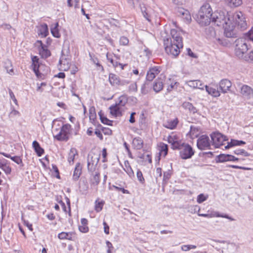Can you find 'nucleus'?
I'll list each match as a JSON object with an SVG mask.
<instances>
[{"mask_svg":"<svg viewBox=\"0 0 253 253\" xmlns=\"http://www.w3.org/2000/svg\"><path fill=\"white\" fill-rule=\"evenodd\" d=\"M180 33L175 29H171L170 35L173 41L170 38L164 40L165 51L167 54L175 57L180 53V48L183 47L182 38Z\"/></svg>","mask_w":253,"mask_h":253,"instance_id":"nucleus-1","label":"nucleus"},{"mask_svg":"<svg viewBox=\"0 0 253 253\" xmlns=\"http://www.w3.org/2000/svg\"><path fill=\"white\" fill-rule=\"evenodd\" d=\"M211 21L214 23L217 26H223L224 29V35L229 38L238 37L233 26L230 25L231 20L229 17H226L225 12L222 11H216L213 13Z\"/></svg>","mask_w":253,"mask_h":253,"instance_id":"nucleus-2","label":"nucleus"},{"mask_svg":"<svg viewBox=\"0 0 253 253\" xmlns=\"http://www.w3.org/2000/svg\"><path fill=\"white\" fill-rule=\"evenodd\" d=\"M253 42V28H252L248 32L243 34L242 37L237 39L235 43V54L239 58L244 57V55L248 50L246 41Z\"/></svg>","mask_w":253,"mask_h":253,"instance_id":"nucleus-3","label":"nucleus"},{"mask_svg":"<svg viewBox=\"0 0 253 253\" xmlns=\"http://www.w3.org/2000/svg\"><path fill=\"white\" fill-rule=\"evenodd\" d=\"M213 13L210 5L209 3H206L201 7L196 15V20L201 26H207L211 22Z\"/></svg>","mask_w":253,"mask_h":253,"instance_id":"nucleus-4","label":"nucleus"},{"mask_svg":"<svg viewBox=\"0 0 253 253\" xmlns=\"http://www.w3.org/2000/svg\"><path fill=\"white\" fill-rule=\"evenodd\" d=\"M232 19L235 25H233L231 23L230 25H232L233 26L235 32V28H237L241 31H243L247 28V24L246 23L245 18L241 11H237L235 12L233 15Z\"/></svg>","mask_w":253,"mask_h":253,"instance_id":"nucleus-5","label":"nucleus"},{"mask_svg":"<svg viewBox=\"0 0 253 253\" xmlns=\"http://www.w3.org/2000/svg\"><path fill=\"white\" fill-rule=\"evenodd\" d=\"M71 130V126L69 124L63 125L60 131L54 136V138L58 141H67L69 139V134Z\"/></svg>","mask_w":253,"mask_h":253,"instance_id":"nucleus-6","label":"nucleus"},{"mask_svg":"<svg viewBox=\"0 0 253 253\" xmlns=\"http://www.w3.org/2000/svg\"><path fill=\"white\" fill-rule=\"evenodd\" d=\"M212 145L218 148L223 145V142L227 140L226 136L218 132H212L211 134Z\"/></svg>","mask_w":253,"mask_h":253,"instance_id":"nucleus-7","label":"nucleus"},{"mask_svg":"<svg viewBox=\"0 0 253 253\" xmlns=\"http://www.w3.org/2000/svg\"><path fill=\"white\" fill-rule=\"evenodd\" d=\"M194 153L193 148L189 144L184 143L180 150L179 156L182 159L187 160L191 158Z\"/></svg>","mask_w":253,"mask_h":253,"instance_id":"nucleus-8","label":"nucleus"},{"mask_svg":"<svg viewBox=\"0 0 253 253\" xmlns=\"http://www.w3.org/2000/svg\"><path fill=\"white\" fill-rule=\"evenodd\" d=\"M197 146L200 150H205L211 149L210 140L209 136L207 135H201L197 141Z\"/></svg>","mask_w":253,"mask_h":253,"instance_id":"nucleus-9","label":"nucleus"},{"mask_svg":"<svg viewBox=\"0 0 253 253\" xmlns=\"http://www.w3.org/2000/svg\"><path fill=\"white\" fill-rule=\"evenodd\" d=\"M160 68L158 66L149 68L147 73L146 80L149 82L152 81L156 75L160 73Z\"/></svg>","mask_w":253,"mask_h":253,"instance_id":"nucleus-10","label":"nucleus"},{"mask_svg":"<svg viewBox=\"0 0 253 253\" xmlns=\"http://www.w3.org/2000/svg\"><path fill=\"white\" fill-rule=\"evenodd\" d=\"M232 86L231 82L228 79H222L219 83V88L223 93H227L230 91Z\"/></svg>","mask_w":253,"mask_h":253,"instance_id":"nucleus-11","label":"nucleus"},{"mask_svg":"<svg viewBox=\"0 0 253 253\" xmlns=\"http://www.w3.org/2000/svg\"><path fill=\"white\" fill-rule=\"evenodd\" d=\"M240 93L246 98L250 99L253 96V89L250 86L243 84L240 88Z\"/></svg>","mask_w":253,"mask_h":253,"instance_id":"nucleus-12","label":"nucleus"},{"mask_svg":"<svg viewBox=\"0 0 253 253\" xmlns=\"http://www.w3.org/2000/svg\"><path fill=\"white\" fill-rule=\"evenodd\" d=\"M93 157L90 158V160L89 159L87 160V169L89 172H93L96 168V166L97 165L99 161V157L94 158L93 160Z\"/></svg>","mask_w":253,"mask_h":253,"instance_id":"nucleus-13","label":"nucleus"},{"mask_svg":"<svg viewBox=\"0 0 253 253\" xmlns=\"http://www.w3.org/2000/svg\"><path fill=\"white\" fill-rule=\"evenodd\" d=\"M164 87L163 79L161 78L157 79L153 83V89L156 92H159Z\"/></svg>","mask_w":253,"mask_h":253,"instance_id":"nucleus-14","label":"nucleus"},{"mask_svg":"<svg viewBox=\"0 0 253 253\" xmlns=\"http://www.w3.org/2000/svg\"><path fill=\"white\" fill-rule=\"evenodd\" d=\"M0 154L6 158H10L12 161L14 162L17 164L20 165L21 167L24 166V164L22 162V160L21 157L17 156H11L10 154L4 152H0Z\"/></svg>","mask_w":253,"mask_h":253,"instance_id":"nucleus-15","label":"nucleus"},{"mask_svg":"<svg viewBox=\"0 0 253 253\" xmlns=\"http://www.w3.org/2000/svg\"><path fill=\"white\" fill-rule=\"evenodd\" d=\"M48 28L46 24L43 23L38 28V34L41 38H45L48 35Z\"/></svg>","mask_w":253,"mask_h":253,"instance_id":"nucleus-16","label":"nucleus"},{"mask_svg":"<svg viewBox=\"0 0 253 253\" xmlns=\"http://www.w3.org/2000/svg\"><path fill=\"white\" fill-rule=\"evenodd\" d=\"M110 113L115 117L122 116V109L117 105H112L109 107Z\"/></svg>","mask_w":253,"mask_h":253,"instance_id":"nucleus-17","label":"nucleus"},{"mask_svg":"<svg viewBox=\"0 0 253 253\" xmlns=\"http://www.w3.org/2000/svg\"><path fill=\"white\" fill-rule=\"evenodd\" d=\"M59 63L60 65H63V70L64 71L68 70L70 68L69 59L65 56L63 53V51H62V56L60 58Z\"/></svg>","mask_w":253,"mask_h":253,"instance_id":"nucleus-18","label":"nucleus"},{"mask_svg":"<svg viewBox=\"0 0 253 253\" xmlns=\"http://www.w3.org/2000/svg\"><path fill=\"white\" fill-rule=\"evenodd\" d=\"M132 145L134 149L140 150L143 146V140L140 137H136L133 139Z\"/></svg>","mask_w":253,"mask_h":253,"instance_id":"nucleus-19","label":"nucleus"},{"mask_svg":"<svg viewBox=\"0 0 253 253\" xmlns=\"http://www.w3.org/2000/svg\"><path fill=\"white\" fill-rule=\"evenodd\" d=\"M158 146L159 147V156L158 160L160 159V156L163 155V157H165L168 153L169 147L168 145L163 142H160Z\"/></svg>","mask_w":253,"mask_h":253,"instance_id":"nucleus-20","label":"nucleus"},{"mask_svg":"<svg viewBox=\"0 0 253 253\" xmlns=\"http://www.w3.org/2000/svg\"><path fill=\"white\" fill-rule=\"evenodd\" d=\"M82 167L80 163H77L76 165L75 169L73 172V179L76 181L80 178L82 174Z\"/></svg>","mask_w":253,"mask_h":253,"instance_id":"nucleus-21","label":"nucleus"},{"mask_svg":"<svg viewBox=\"0 0 253 253\" xmlns=\"http://www.w3.org/2000/svg\"><path fill=\"white\" fill-rule=\"evenodd\" d=\"M32 146L35 152L39 157L42 156L44 154V149L41 147L39 143L37 141H34L32 143Z\"/></svg>","mask_w":253,"mask_h":253,"instance_id":"nucleus-22","label":"nucleus"},{"mask_svg":"<svg viewBox=\"0 0 253 253\" xmlns=\"http://www.w3.org/2000/svg\"><path fill=\"white\" fill-rule=\"evenodd\" d=\"M177 14L179 16H182L187 21L191 19V16L188 10L182 7H178L177 10Z\"/></svg>","mask_w":253,"mask_h":253,"instance_id":"nucleus-23","label":"nucleus"},{"mask_svg":"<svg viewBox=\"0 0 253 253\" xmlns=\"http://www.w3.org/2000/svg\"><path fill=\"white\" fill-rule=\"evenodd\" d=\"M187 84L191 87L204 89V85L200 80H190L187 82Z\"/></svg>","mask_w":253,"mask_h":253,"instance_id":"nucleus-24","label":"nucleus"},{"mask_svg":"<svg viewBox=\"0 0 253 253\" xmlns=\"http://www.w3.org/2000/svg\"><path fill=\"white\" fill-rule=\"evenodd\" d=\"M74 232H62L60 233L58 235V237L59 239L61 240H64V239H67L70 241H74V239L73 237V235H74Z\"/></svg>","mask_w":253,"mask_h":253,"instance_id":"nucleus-25","label":"nucleus"},{"mask_svg":"<svg viewBox=\"0 0 253 253\" xmlns=\"http://www.w3.org/2000/svg\"><path fill=\"white\" fill-rule=\"evenodd\" d=\"M92 176L90 179V183L91 185L97 186L100 182V173L98 171H96L95 173L91 172Z\"/></svg>","mask_w":253,"mask_h":253,"instance_id":"nucleus-26","label":"nucleus"},{"mask_svg":"<svg viewBox=\"0 0 253 253\" xmlns=\"http://www.w3.org/2000/svg\"><path fill=\"white\" fill-rule=\"evenodd\" d=\"M39 51L40 55L42 58H47L51 55V52L48 49L46 45L39 48Z\"/></svg>","mask_w":253,"mask_h":253,"instance_id":"nucleus-27","label":"nucleus"},{"mask_svg":"<svg viewBox=\"0 0 253 253\" xmlns=\"http://www.w3.org/2000/svg\"><path fill=\"white\" fill-rule=\"evenodd\" d=\"M120 78L116 74L110 73L109 75V81L113 86L118 85L120 82Z\"/></svg>","mask_w":253,"mask_h":253,"instance_id":"nucleus-28","label":"nucleus"},{"mask_svg":"<svg viewBox=\"0 0 253 253\" xmlns=\"http://www.w3.org/2000/svg\"><path fill=\"white\" fill-rule=\"evenodd\" d=\"M206 91L208 93L213 97H216L220 96V91L217 89L213 88L211 86L205 85V86Z\"/></svg>","mask_w":253,"mask_h":253,"instance_id":"nucleus-29","label":"nucleus"},{"mask_svg":"<svg viewBox=\"0 0 253 253\" xmlns=\"http://www.w3.org/2000/svg\"><path fill=\"white\" fill-rule=\"evenodd\" d=\"M245 144L246 142L243 140L231 139L230 142H228L227 145L225 146V148L227 149L233 146H241Z\"/></svg>","mask_w":253,"mask_h":253,"instance_id":"nucleus-30","label":"nucleus"},{"mask_svg":"<svg viewBox=\"0 0 253 253\" xmlns=\"http://www.w3.org/2000/svg\"><path fill=\"white\" fill-rule=\"evenodd\" d=\"M201 131V129L200 127L191 126H190V130L189 133L191 137H197L199 135Z\"/></svg>","mask_w":253,"mask_h":253,"instance_id":"nucleus-31","label":"nucleus"},{"mask_svg":"<svg viewBox=\"0 0 253 253\" xmlns=\"http://www.w3.org/2000/svg\"><path fill=\"white\" fill-rule=\"evenodd\" d=\"M182 106L186 110H188L190 113L195 114L197 112V109L194 107L192 103L189 102H184L183 103Z\"/></svg>","mask_w":253,"mask_h":253,"instance_id":"nucleus-32","label":"nucleus"},{"mask_svg":"<svg viewBox=\"0 0 253 253\" xmlns=\"http://www.w3.org/2000/svg\"><path fill=\"white\" fill-rule=\"evenodd\" d=\"M205 33L207 38L209 39H214L215 40L216 38V33L214 29L212 27H209L208 28H206L205 29Z\"/></svg>","mask_w":253,"mask_h":253,"instance_id":"nucleus-33","label":"nucleus"},{"mask_svg":"<svg viewBox=\"0 0 253 253\" xmlns=\"http://www.w3.org/2000/svg\"><path fill=\"white\" fill-rule=\"evenodd\" d=\"M128 98L126 95H123L120 96L118 98V102L116 103V105L119 106L122 108V107L125 106L127 103Z\"/></svg>","mask_w":253,"mask_h":253,"instance_id":"nucleus-34","label":"nucleus"},{"mask_svg":"<svg viewBox=\"0 0 253 253\" xmlns=\"http://www.w3.org/2000/svg\"><path fill=\"white\" fill-rule=\"evenodd\" d=\"M59 24L56 22L54 25H52L50 28L51 33L53 37L58 38L60 37V34L58 30Z\"/></svg>","mask_w":253,"mask_h":253,"instance_id":"nucleus-35","label":"nucleus"},{"mask_svg":"<svg viewBox=\"0 0 253 253\" xmlns=\"http://www.w3.org/2000/svg\"><path fill=\"white\" fill-rule=\"evenodd\" d=\"M178 123V121L177 120V119H175L173 120L168 121L166 124L164 125V126L166 128L173 129L176 127Z\"/></svg>","mask_w":253,"mask_h":253,"instance_id":"nucleus-36","label":"nucleus"},{"mask_svg":"<svg viewBox=\"0 0 253 253\" xmlns=\"http://www.w3.org/2000/svg\"><path fill=\"white\" fill-rule=\"evenodd\" d=\"M228 156V154H220L216 156L215 161L216 163L227 162L229 160Z\"/></svg>","mask_w":253,"mask_h":253,"instance_id":"nucleus-37","label":"nucleus"},{"mask_svg":"<svg viewBox=\"0 0 253 253\" xmlns=\"http://www.w3.org/2000/svg\"><path fill=\"white\" fill-rule=\"evenodd\" d=\"M230 7H236L242 3V0H225Z\"/></svg>","mask_w":253,"mask_h":253,"instance_id":"nucleus-38","label":"nucleus"},{"mask_svg":"<svg viewBox=\"0 0 253 253\" xmlns=\"http://www.w3.org/2000/svg\"><path fill=\"white\" fill-rule=\"evenodd\" d=\"M78 154L76 148H72L70 150V153L69 154V156L68 158V161L70 164L72 162V164L74 162L75 157L76 155Z\"/></svg>","mask_w":253,"mask_h":253,"instance_id":"nucleus-39","label":"nucleus"},{"mask_svg":"<svg viewBox=\"0 0 253 253\" xmlns=\"http://www.w3.org/2000/svg\"><path fill=\"white\" fill-rule=\"evenodd\" d=\"M31 66L32 67V69L34 73H35L36 76L38 78H42L43 76L42 74L39 71V68L40 67V65L39 63H32Z\"/></svg>","mask_w":253,"mask_h":253,"instance_id":"nucleus-40","label":"nucleus"},{"mask_svg":"<svg viewBox=\"0 0 253 253\" xmlns=\"http://www.w3.org/2000/svg\"><path fill=\"white\" fill-rule=\"evenodd\" d=\"M90 60L96 65V67L101 69V71L104 70L103 67L99 63L98 59L93 54L89 53Z\"/></svg>","mask_w":253,"mask_h":253,"instance_id":"nucleus-41","label":"nucleus"},{"mask_svg":"<svg viewBox=\"0 0 253 253\" xmlns=\"http://www.w3.org/2000/svg\"><path fill=\"white\" fill-rule=\"evenodd\" d=\"M151 88V85L149 81L147 80L142 84L141 88V92L143 94H146L148 93L149 89Z\"/></svg>","mask_w":253,"mask_h":253,"instance_id":"nucleus-42","label":"nucleus"},{"mask_svg":"<svg viewBox=\"0 0 253 253\" xmlns=\"http://www.w3.org/2000/svg\"><path fill=\"white\" fill-rule=\"evenodd\" d=\"M214 42L217 44H219L221 45L224 46H227L230 43L228 40H227L223 38H215V40L214 41Z\"/></svg>","mask_w":253,"mask_h":253,"instance_id":"nucleus-43","label":"nucleus"},{"mask_svg":"<svg viewBox=\"0 0 253 253\" xmlns=\"http://www.w3.org/2000/svg\"><path fill=\"white\" fill-rule=\"evenodd\" d=\"M125 166L126 167V168L124 169L125 171L129 175V176H133L134 172L128 161L126 160L125 161Z\"/></svg>","mask_w":253,"mask_h":253,"instance_id":"nucleus-44","label":"nucleus"},{"mask_svg":"<svg viewBox=\"0 0 253 253\" xmlns=\"http://www.w3.org/2000/svg\"><path fill=\"white\" fill-rule=\"evenodd\" d=\"M171 145V148L173 150H180L184 143H182L181 140L176 141V142H172L169 143Z\"/></svg>","mask_w":253,"mask_h":253,"instance_id":"nucleus-45","label":"nucleus"},{"mask_svg":"<svg viewBox=\"0 0 253 253\" xmlns=\"http://www.w3.org/2000/svg\"><path fill=\"white\" fill-rule=\"evenodd\" d=\"M179 140H181L180 137L177 135L173 133L169 135L167 137V141L169 143H171L173 141L176 142V141H179Z\"/></svg>","mask_w":253,"mask_h":253,"instance_id":"nucleus-46","label":"nucleus"},{"mask_svg":"<svg viewBox=\"0 0 253 253\" xmlns=\"http://www.w3.org/2000/svg\"><path fill=\"white\" fill-rule=\"evenodd\" d=\"M242 58L249 62H253V50L250 52L247 55H244Z\"/></svg>","mask_w":253,"mask_h":253,"instance_id":"nucleus-47","label":"nucleus"},{"mask_svg":"<svg viewBox=\"0 0 253 253\" xmlns=\"http://www.w3.org/2000/svg\"><path fill=\"white\" fill-rule=\"evenodd\" d=\"M89 119L94 120L96 118V112L95 107L92 106L89 108Z\"/></svg>","mask_w":253,"mask_h":253,"instance_id":"nucleus-48","label":"nucleus"},{"mask_svg":"<svg viewBox=\"0 0 253 253\" xmlns=\"http://www.w3.org/2000/svg\"><path fill=\"white\" fill-rule=\"evenodd\" d=\"M104 204V202H103V201L97 202V201H96L95 205V211L97 212L100 211L102 210Z\"/></svg>","mask_w":253,"mask_h":253,"instance_id":"nucleus-49","label":"nucleus"},{"mask_svg":"<svg viewBox=\"0 0 253 253\" xmlns=\"http://www.w3.org/2000/svg\"><path fill=\"white\" fill-rule=\"evenodd\" d=\"M98 115L100 117V121L102 123L106 125L108 122H110V120H109L107 118L104 116L103 114L102 111H100L98 113Z\"/></svg>","mask_w":253,"mask_h":253,"instance_id":"nucleus-50","label":"nucleus"},{"mask_svg":"<svg viewBox=\"0 0 253 253\" xmlns=\"http://www.w3.org/2000/svg\"><path fill=\"white\" fill-rule=\"evenodd\" d=\"M234 153L235 154H236V155H244V156H246V157H248V156H250V154L247 152V151H246L244 149H237V150H236L234 151Z\"/></svg>","mask_w":253,"mask_h":253,"instance_id":"nucleus-51","label":"nucleus"},{"mask_svg":"<svg viewBox=\"0 0 253 253\" xmlns=\"http://www.w3.org/2000/svg\"><path fill=\"white\" fill-rule=\"evenodd\" d=\"M106 58L107 60L109 61L114 67L116 68L118 66L119 62L118 61H115L112 57H110L108 53L106 54Z\"/></svg>","mask_w":253,"mask_h":253,"instance_id":"nucleus-52","label":"nucleus"},{"mask_svg":"<svg viewBox=\"0 0 253 253\" xmlns=\"http://www.w3.org/2000/svg\"><path fill=\"white\" fill-rule=\"evenodd\" d=\"M129 42V40L125 36H122L120 39V43L122 45H126Z\"/></svg>","mask_w":253,"mask_h":253,"instance_id":"nucleus-53","label":"nucleus"},{"mask_svg":"<svg viewBox=\"0 0 253 253\" xmlns=\"http://www.w3.org/2000/svg\"><path fill=\"white\" fill-rule=\"evenodd\" d=\"M208 196H205L204 194H200L197 197V201L198 203H202L207 200Z\"/></svg>","mask_w":253,"mask_h":253,"instance_id":"nucleus-54","label":"nucleus"},{"mask_svg":"<svg viewBox=\"0 0 253 253\" xmlns=\"http://www.w3.org/2000/svg\"><path fill=\"white\" fill-rule=\"evenodd\" d=\"M136 175L139 182L141 183H143L145 181V179L143 176L142 173L140 169L137 170Z\"/></svg>","mask_w":253,"mask_h":253,"instance_id":"nucleus-55","label":"nucleus"},{"mask_svg":"<svg viewBox=\"0 0 253 253\" xmlns=\"http://www.w3.org/2000/svg\"><path fill=\"white\" fill-rule=\"evenodd\" d=\"M6 174H9L11 172V168L7 165H4L3 164V166L1 168Z\"/></svg>","mask_w":253,"mask_h":253,"instance_id":"nucleus-56","label":"nucleus"},{"mask_svg":"<svg viewBox=\"0 0 253 253\" xmlns=\"http://www.w3.org/2000/svg\"><path fill=\"white\" fill-rule=\"evenodd\" d=\"M52 170L56 174V175L55 176L56 177L58 178V179H60V174H59V170L58 169L57 167L55 165L52 164Z\"/></svg>","mask_w":253,"mask_h":253,"instance_id":"nucleus-57","label":"nucleus"},{"mask_svg":"<svg viewBox=\"0 0 253 253\" xmlns=\"http://www.w3.org/2000/svg\"><path fill=\"white\" fill-rule=\"evenodd\" d=\"M106 246L108 248L107 253H112V249L114 248L112 243L109 241L106 242Z\"/></svg>","mask_w":253,"mask_h":253,"instance_id":"nucleus-58","label":"nucleus"},{"mask_svg":"<svg viewBox=\"0 0 253 253\" xmlns=\"http://www.w3.org/2000/svg\"><path fill=\"white\" fill-rule=\"evenodd\" d=\"M79 230L82 233H86L88 231V227L87 226L80 225L79 226Z\"/></svg>","mask_w":253,"mask_h":253,"instance_id":"nucleus-59","label":"nucleus"},{"mask_svg":"<svg viewBox=\"0 0 253 253\" xmlns=\"http://www.w3.org/2000/svg\"><path fill=\"white\" fill-rule=\"evenodd\" d=\"M113 187L114 188V189L117 191H122L124 194H127L129 193L128 191L127 190L125 189L124 188L122 187H119L117 186L113 185Z\"/></svg>","mask_w":253,"mask_h":253,"instance_id":"nucleus-60","label":"nucleus"},{"mask_svg":"<svg viewBox=\"0 0 253 253\" xmlns=\"http://www.w3.org/2000/svg\"><path fill=\"white\" fill-rule=\"evenodd\" d=\"M174 4L177 5H182L185 4L186 0H172Z\"/></svg>","mask_w":253,"mask_h":253,"instance_id":"nucleus-61","label":"nucleus"},{"mask_svg":"<svg viewBox=\"0 0 253 253\" xmlns=\"http://www.w3.org/2000/svg\"><path fill=\"white\" fill-rule=\"evenodd\" d=\"M102 157L103 158V160H102V162L104 163V162H106L107 161L106 157H107V152L106 148H104L103 149V150H102Z\"/></svg>","mask_w":253,"mask_h":253,"instance_id":"nucleus-62","label":"nucleus"},{"mask_svg":"<svg viewBox=\"0 0 253 253\" xmlns=\"http://www.w3.org/2000/svg\"><path fill=\"white\" fill-rule=\"evenodd\" d=\"M186 50L187 51V54L189 56L194 58H197V56L192 51L190 48H187Z\"/></svg>","mask_w":253,"mask_h":253,"instance_id":"nucleus-63","label":"nucleus"},{"mask_svg":"<svg viewBox=\"0 0 253 253\" xmlns=\"http://www.w3.org/2000/svg\"><path fill=\"white\" fill-rule=\"evenodd\" d=\"M171 176V173L169 171H166L164 173L163 180H168Z\"/></svg>","mask_w":253,"mask_h":253,"instance_id":"nucleus-64","label":"nucleus"}]
</instances>
